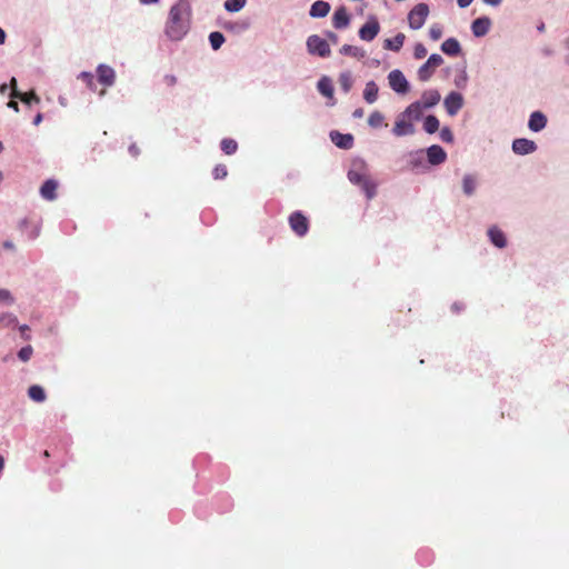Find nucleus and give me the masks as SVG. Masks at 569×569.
I'll return each mask as SVG.
<instances>
[{
	"label": "nucleus",
	"mask_w": 569,
	"mask_h": 569,
	"mask_svg": "<svg viewBox=\"0 0 569 569\" xmlns=\"http://www.w3.org/2000/svg\"><path fill=\"white\" fill-rule=\"evenodd\" d=\"M191 4L189 0H178L169 10L164 33L171 41L181 40L190 29Z\"/></svg>",
	"instance_id": "1"
},
{
	"label": "nucleus",
	"mask_w": 569,
	"mask_h": 569,
	"mask_svg": "<svg viewBox=\"0 0 569 569\" xmlns=\"http://www.w3.org/2000/svg\"><path fill=\"white\" fill-rule=\"evenodd\" d=\"M348 179L351 183L359 186L368 199H372L377 193V184L369 179L367 174V164L362 159L352 161V167L348 172Z\"/></svg>",
	"instance_id": "2"
},
{
	"label": "nucleus",
	"mask_w": 569,
	"mask_h": 569,
	"mask_svg": "<svg viewBox=\"0 0 569 569\" xmlns=\"http://www.w3.org/2000/svg\"><path fill=\"white\" fill-rule=\"evenodd\" d=\"M429 6L425 2L416 4L408 13V23L412 30H419L423 27L428 16Z\"/></svg>",
	"instance_id": "3"
},
{
	"label": "nucleus",
	"mask_w": 569,
	"mask_h": 569,
	"mask_svg": "<svg viewBox=\"0 0 569 569\" xmlns=\"http://www.w3.org/2000/svg\"><path fill=\"white\" fill-rule=\"evenodd\" d=\"M307 50L310 54L328 58L331 54L330 46L326 39L312 34L307 39Z\"/></svg>",
	"instance_id": "4"
},
{
	"label": "nucleus",
	"mask_w": 569,
	"mask_h": 569,
	"mask_svg": "<svg viewBox=\"0 0 569 569\" xmlns=\"http://www.w3.org/2000/svg\"><path fill=\"white\" fill-rule=\"evenodd\" d=\"M443 63V58L438 53H432L428 60L418 69V79L422 82L428 81L435 70Z\"/></svg>",
	"instance_id": "5"
},
{
	"label": "nucleus",
	"mask_w": 569,
	"mask_h": 569,
	"mask_svg": "<svg viewBox=\"0 0 569 569\" xmlns=\"http://www.w3.org/2000/svg\"><path fill=\"white\" fill-rule=\"evenodd\" d=\"M388 81L390 88L397 93L406 94L410 90L408 80L406 79L402 71L398 69H395L389 72Z\"/></svg>",
	"instance_id": "6"
},
{
	"label": "nucleus",
	"mask_w": 569,
	"mask_h": 569,
	"mask_svg": "<svg viewBox=\"0 0 569 569\" xmlns=\"http://www.w3.org/2000/svg\"><path fill=\"white\" fill-rule=\"evenodd\" d=\"M380 31V23L375 16H370L367 22L359 29V37L363 41H372Z\"/></svg>",
	"instance_id": "7"
},
{
	"label": "nucleus",
	"mask_w": 569,
	"mask_h": 569,
	"mask_svg": "<svg viewBox=\"0 0 569 569\" xmlns=\"http://www.w3.org/2000/svg\"><path fill=\"white\" fill-rule=\"evenodd\" d=\"M289 224L292 231L299 237H303L309 230L308 219L300 211L290 214Z\"/></svg>",
	"instance_id": "8"
},
{
	"label": "nucleus",
	"mask_w": 569,
	"mask_h": 569,
	"mask_svg": "<svg viewBox=\"0 0 569 569\" xmlns=\"http://www.w3.org/2000/svg\"><path fill=\"white\" fill-rule=\"evenodd\" d=\"M416 132L413 123L402 112L397 117L392 133L396 137L411 136Z\"/></svg>",
	"instance_id": "9"
},
{
	"label": "nucleus",
	"mask_w": 569,
	"mask_h": 569,
	"mask_svg": "<svg viewBox=\"0 0 569 569\" xmlns=\"http://www.w3.org/2000/svg\"><path fill=\"white\" fill-rule=\"evenodd\" d=\"M443 107L451 117L456 116L463 107V97L457 91H451L443 100Z\"/></svg>",
	"instance_id": "10"
},
{
	"label": "nucleus",
	"mask_w": 569,
	"mask_h": 569,
	"mask_svg": "<svg viewBox=\"0 0 569 569\" xmlns=\"http://www.w3.org/2000/svg\"><path fill=\"white\" fill-rule=\"evenodd\" d=\"M512 151L519 156H526L533 153L538 146L535 141L527 138H518L512 141Z\"/></svg>",
	"instance_id": "11"
},
{
	"label": "nucleus",
	"mask_w": 569,
	"mask_h": 569,
	"mask_svg": "<svg viewBox=\"0 0 569 569\" xmlns=\"http://www.w3.org/2000/svg\"><path fill=\"white\" fill-rule=\"evenodd\" d=\"M428 163L431 166H439L447 160V152L442 147L432 144L425 151Z\"/></svg>",
	"instance_id": "12"
},
{
	"label": "nucleus",
	"mask_w": 569,
	"mask_h": 569,
	"mask_svg": "<svg viewBox=\"0 0 569 569\" xmlns=\"http://www.w3.org/2000/svg\"><path fill=\"white\" fill-rule=\"evenodd\" d=\"M491 19L489 17H479L471 23V31L475 37H485L491 28Z\"/></svg>",
	"instance_id": "13"
},
{
	"label": "nucleus",
	"mask_w": 569,
	"mask_h": 569,
	"mask_svg": "<svg viewBox=\"0 0 569 569\" xmlns=\"http://www.w3.org/2000/svg\"><path fill=\"white\" fill-rule=\"evenodd\" d=\"M441 100V94L437 89L425 90L421 94V99L418 100L425 109H430L437 106Z\"/></svg>",
	"instance_id": "14"
},
{
	"label": "nucleus",
	"mask_w": 569,
	"mask_h": 569,
	"mask_svg": "<svg viewBox=\"0 0 569 569\" xmlns=\"http://www.w3.org/2000/svg\"><path fill=\"white\" fill-rule=\"evenodd\" d=\"M97 76L100 83L111 87L116 81L114 70L107 64H99L97 68Z\"/></svg>",
	"instance_id": "15"
},
{
	"label": "nucleus",
	"mask_w": 569,
	"mask_h": 569,
	"mask_svg": "<svg viewBox=\"0 0 569 569\" xmlns=\"http://www.w3.org/2000/svg\"><path fill=\"white\" fill-rule=\"evenodd\" d=\"M350 23V16L347 8L341 6L336 9L332 16V24L336 29H346Z\"/></svg>",
	"instance_id": "16"
},
{
	"label": "nucleus",
	"mask_w": 569,
	"mask_h": 569,
	"mask_svg": "<svg viewBox=\"0 0 569 569\" xmlns=\"http://www.w3.org/2000/svg\"><path fill=\"white\" fill-rule=\"evenodd\" d=\"M331 141L341 149H350L353 146V137L350 133H341L339 131L330 132Z\"/></svg>",
	"instance_id": "17"
},
{
	"label": "nucleus",
	"mask_w": 569,
	"mask_h": 569,
	"mask_svg": "<svg viewBox=\"0 0 569 569\" xmlns=\"http://www.w3.org/2000/svg\"><path fill=\"white\" fill-rule=\"evenodd\" d=\"M547 126V117L541 111H533L528 121V128L533 132L543 130Z\"/></svg>",
	"instance_id": "18"
},
{
	"label": "nucleus",
	"mask_w": 569,
	"mask_h": 569,
	"mask_svg": "<svg viewBox=\"0 0 569 569\" xmlns=\"http://www.w3.org/2000/svg\"><path fill=\"white\" fill-rule=\"evenodd\" d=\"M408 163L412 170L426 169L425 151L415 150L409 152Z\"/></svg>",
	"instance_id": "19"
},
{
	"label": "nucleus",
	"mask_w": 569,
	"mask_h": 569,
	"mask_svg": "<svg viewBox=\"0 0 569 569\" xmlns=\"http://www.w3.org/2000/svg\"><path fill=\"white\" fill-rule=\"evenodd\" d=\"M330 11V4L323 0H317L311 4L309 14L312 18H323Z\"/></svg>",
	"instance_id": "20"
},
{
	"label": "nucleus",
	"mask_w": 569,
	"mask_h": 569,
	"mask_svg": "<svg viewBox=\"0 0 569 569\" xmlns=\"http://www.w3.org/2000/svg\"><path fill=\"white\" fill-rule=\"evenodd\" d=\"M425 108L418 101L410 103L402 112L411 122L418 121L423 114Z\"/></svg>",
	"instance_id": "21"
},
{
	"label": "nucleus",
	"mask_w": 569,
	"mask_h": 569,
	"mask_svg": "<svg viewBox=\"0 0 569 569\" xmlns=\"http://www.w3.org/2000/svg\"><path fill=\"white\" fill-rule=\"evenodd\" d=\"M441 50L450 57H456L461 52V46L456 38H448L442 42Z\"/></svg>",
	"instance_id": "22"
},
{
	"label": "nucleus",
	"mask_w": 569,
	"mask_h": 569,
	"mask_svg": "<svg viewBox=\"0 0 569 569\" xmlns=\"http://www.w3.org/2000/svg\"><path fill=\"white\" fill-rule=\"evenodd\" d=\"M58 188L57 181L49 179L40 188V194L46 200H54L57 198L56 190Z\"/></svg>",
	"instance_id": "23"
},
{
	"label": "nucleus",
	"mask_w": 569,
	"mask_h": 569,
	"mask_svg": "<svg viewBox=\"0 0 569 569\" xmlns=\"http://www.w3.org/2000/svg\"><path fill=\"white\" fill-rule=\"evenodd\" d=\"M379 87L375 81H368L363 90V99L367 103L372 104L378 99Z\"/></svg>",
	"instance_id": "24"
},
{
	"label": "nucleus",
	"mask_w": 569,
	"mask_h": 569,
	"mask_svg": "<svg viewBox=\"0 0 569 569\" xmlns=\"http://www.w3.org/2000/svg\"><path fill=\"white\" fill-rule=\"evenodd\" d=\"M488 237L490 241L498 248H505L507 246L505 233L497 227H491L488 230Z\"/></svg>",
	"instance_id": "25"
},
{
	"label": "nucleus",
	"mask_w": 569,
	"mask_h": 569,
	"mask_svg": "<svg viewBox=\"0 0 569 569\" xmlns=\"http://www.w3.org/2000/svg\"><path fill=\"white\" fill-rule=\"evenodd\" d=\"M405 40H406V36L403 33L399 32L395 36V38L386 39L383 41V48L386 50H391V51L398 52L402 48Z\"/></svg>",
	"instance_id": "26"
},
{
	"label": "nucleus",
	"mask_w": 569,
	"mask_h": 569,
	"mask_svg": "<svg viewBox=\"0 0 569 569\" xmlns=\"http://www.w3.org/2000/svg\"><path fill=\"white\" fill-rule=\"evenodd\" d=\"M477 189V179L473 174H465L462 178V190L468 197L472 196Z\"/></svg>",
	"instance_id": "27"
},
{
	"label": "nucleus",
	"mask_w": 569,
	"mask_h": 569,
	"mask_svg": "<svg viewBox=\"0 0 569 569\" xmlns=\"http://www.w3.org/2000/svg\"><path fill=\"white\" fill-rule=\"evenodd\" d=\"M340 53L343 54V56H350V57H353V58H357V59H362L366 56L365 50H362L359 47L351 46V44H343L340 48Z\"/></svg>",
	"instance_id": "28"
},
{
	"label": "nucleus",
	"mask_w": 569,
	"mask_h": 569,
	"mask_svg": "<svg viewBox=\"0 0 569 569\" xmlns=\"http://www.w3.org/2000/svg\"><path fill=\"white\" fill-rule=\"evenodd\" d=\"M10 98H18L20 99L22 102H24L26 104H31V103H39L40 99L39 97L34 93V92H30V93H22L18 90H13V92H10Z\"/></svg>",
	"instance_id": "29"
},
{
	"label": "nucleus",
	"mask_w": 569,
	"mask_h": 569,
	"mask_svg": "<svg viewBox=\"0 0 569 569\" xmlns=\"http://www.w3.org/2000/svg\"><path fill=\"white\" fill-rule=\"evenodd\" d=\"M317 88L321 94L325 97L331 98L333 94V86L331 80L328 77H322L318 83Z\"/></svg>",
	"instance_id": "30"
},
{
	"label": "nucleus",
	"mask_w": 569,
	"mask_h": 569,
	"mask_svg": "<svg viewBox=\"0 0 569 569\" xmlns=\"http://www.w3.org/2000/svg\"><path fill=\"white\" fill-rule=\"evenodd\" d=\"M339 84L343 92L348 93L353 86V78L350 71H343L339 76Z\"/></svg>",
	"instance_id": "31"
},
{
	"label": "nucleus",
	"mask_w": 569,
	"mask_h": 569,
	"mask_svg": "<svg viewBox=\"0 0 569 569\" xmlns=\"http://www.w3.org/2000/svg\"><path fill=\"white\" fill-rule=\"evenodd\" d=\"M28 396L36 402H43L46 400L44 389L38 385L29 387Z\"/></svg>",
	"instance_id": "32"
},
{
	"label": "nucleus",
	"mask_w": 569,
	"mask_h": 569,
	"mask_svg": "<svg viewBox=\"0 0 569 569\" xmlns=\"http://www.w3.org/2000/svg\"><path fill=\"white\" fill-rule=\"evenodd\" d=\"M439 120L436 116L429 114L423 121V129L428 133H435L439 129Z\"/></svg>",
	"instance_id": "33"
},
{
	"label": "nucleus",
	"mask_w": 569,
	"mask_h": 569,
	"mask_svg": "<svg viewBox=\"0 0 569 569\" xmlns=\"http://www.w3.org/2000/svg\"><path fill=\"white\" fill-rule=\"evenodd\" d=\"M247 0H226L223 7L228 12H238L244 8Z\"/></svg>",
	"instance_id": "34"
},
{
	"label": "nucleus",
	"mask_w": 569,
	"mask_h": 569,
	"mask_svg": "<svg viewBox=\"0 0 569 569\" xmlns=\"http://www.w3.org/2000/svg\"><path fill=\"white\" fill-rule=\"evenodd\" d=\"M371 128H379L385 124V116L380 111H373L368 118Z\"/></svg>",
	"instance_id": "35"
},
{
	"label": "nucleus",
	"mask_w": 569,
	"mask_h": 569,
	"mask_svg": "<svg viewBox=\"0 0 569 569\" xmlns=\"http://www.w3.org/2000/svg\"><path fill=\"white\" fill-rule=\"evenodd\" d=\"M224 40V36L221 32L214 31L209 34L210 46L213 50L220 49Z\"/></svg>",
	"instance_id": "36"
},
{
	"label": "nucleus",
	"mask_w": 569,
	"mask_h": 569,
	"mask_svg": "<svg viewBox=\"0 0 569 569\" xmlns=\"http://www.w3.org/2000/svg\"><path fill=\"white\" fill-rule=\"evenodd\" d=\"M221 150L226 154H233L237 151L238 144L233 139H223L220 143Z\"/></svg>",
	"instance_id": "37"
},
{
	"label": "nucleus",
	"mask_w": 569,
	"mask_h": 569,
	"mask_svg": "<svg viewBox=\"0 0 569 569\" xmlns=\"http://www.w3.org/2000/svg\"><path fill=\"white\" fill-rule=\"evenodd\" d=\"M17 325H18V319L14 315H12V313H1L0 315V327L8 328L11 326H17Z\"/></svg>",
	"instance_id": "38"
},
{
	"label": "nucleus",
	"mask_w": 569,
	"mask_h": 569,
	"mask_svg": "<svg viewBox=\"0 0 569 569\" xmlns=\"http://www.w3.org/2000/svg\"><path fill=\"white\" fill-rule=\"evenodd\" d=\"M0 303L11 306L14 303V298L7 289H0Z\"/></svg>",
	"instance_id": "39"
},
{
	"label": "nucleus",
	"mask_w": 569,
	"mask_h": 569,
	"mask_svg": "<svg viewBox=\"0 0 569 569\" xmlns=\"http://www.w3.org/2000/svg\"><path fill=\"white\" fill-rule=\"evenodd\" d=\"M32 353H33V349L31 346H26L23 348H21L19 351H18V358L23 361V362H27L30 360V358L32 357Z\"/></svg>",
	"instance_id": "40"
},
{
	"label": "nucleus",
	"mask_w": 569,
	"mask_h": 569,
	"mask_svg": "<svg viewBox=\"0 0 569 569\" xmlns=\"http://www.w3.org/2000/svg\"><path fill=\"white\" fill-rule=\"evenodd\" d=\"M429 37L433 41L439 40L442 37V27L438 23L432 24L429 29Z\"/></svg>",
	"instance_id": "41"
},
{
	"label": "nucleus",
	"mask_w": 569,
	"mask_h": 569,
	"mask_svg": "<svg viewBox=\"0 0 569 569\" xmlns=\"http://www.w3.org/2000/svg\"><path fill=\"white\" fill-rule=\"evenodd\" d=\"M440 139L446 143H452L455 140L453 133L449 127H443L440 130Z\"/></svg>",
	"instance_id": "42"
},
{
	"label": "nucleus",
	"mask_w": 569,
	"mask_h": 569,
	"mask_svg": "<svg viewBox=\"0 0 569 569\" xmlns=\"http://www.w3.org/2000/svg\"><path fill=\"white\" fill-rule=\"evenodd\" d=\"M212 174H213L214 179H223V178H226L227 174H228L227 167L224 164L216 166L213 171H212Z\"/></svg>",
	"instance_id": "43"
},
{
	"label": "nucleus",
	"mask_w": 569,
	"mask_h": 569,
	"mask_svg": "<svg viewBox=\"0 0 569 569\" xmlns=\"http://www.w3.org/2000/svg\"><path fill=\"white\" fill-rule=\"evenodd\" d=\"M427 56V49L422 43H416L413 49V57L418 60L423 59Z\"/></svg>",
	"instance_id": "44"
},
{
	"label": "nucleus",
	"mask_w": 569,
	"mask_h": 569,
	"mask_svg": "<svg viewBox=\"0 0 569 569\" xmlns=\"http://www.w3.org/2000/svg\"><path fill=\"white\" fill-rule=\"evenodd\" d=\"M468 81L467 72L463 70L460 76L456 77L455 84L458 88H465Z\"/></svg>",
	"instance_id": "45"
},
{
	"label": "nucleus",
	"mask_w": 569,
	"mask_h": 569,
	"mask_svg": "<svg viewBox=\"0 0 569 569\" xmlns=\"http://www.w3.org/2000/svg\"><path fill=\"white\" fill-rule=\"evenodd\" d=\"M227 30H246L248 28L247 23H239V22H228L223 26Z\"/></svg>",
	"instance_id": "46"
},
{
	"label": "nucleus",
	"mask_w": 569,
	"mask_h": 569,
	"mask_svg": "<svg viewBox=\"0 0 569 569\" xmlns=\"http://www.w3.org/2000/svg\"><path fill=\"white\" fill-rule=\"evenodd\" d=\"M79 78H81L83 81H86L87 84L90 88H92V86H93V76H92V73L83 71V72L80 73Z\"/></svg>",
	"instance_id": "47"
},
{
	"label": "nucleus",
	"mask_w": 569,
	"mask_h": 569,
	"mask_svg": "<svg viewBox=\"0 0 569 569\" xmlns=\"http://www.w3.org/2000/svg\"><path fill=\"white\" fill-rule=\"evenodd\" d=\"M326 36L328 38V40L332 43V44H337L339 42V37L338 34H336L335 32L332 31H327L326 32Z\"/></svg>",
	"instance_id": "48"
},
{
	"label": "nucleus",
	"mask_w": 569,
	"mask_h": 569,
	"mask_svg": "<svg viewBox=\"0 0 569 569\" xmlns=\"http://www.w3.org/2000/svg\"><path fill=\"white\" fill-rule=\"evenodd\" d=\"M20 333L23 339L29 340L30 336L27 333L29 331V327L27 325H22L19 327Z\"/></svg>",
	"instance_id": "49"
},
{
	"label": "nucleus",
	"mask_w": 569,
	"mask_h": 569,
	"mask_svg": "<svg viewBox=\"0 0 569 569\" xmlns=\"http://www.w3.org/2000/svg\"><path fill=\"white\" fill-rule=\"evenodd\" d=\"M128 151H129V153H130L132 157H134V158H136V157H138V156H139V153H140V150H139V148L137 147V144H136V143H132V144L129 147Z\"/></svg>",
	"instance_id": "50"
},
{
	"label": "nucleus",
	"mask_w": 569,
	"mask_h": 569,
	"mask_svg": "<svg viewBox=\"0 0 569 569\" xmlns=\"http://www.w3.org/2000/svg\"><path fill=\"white\" fill-rule=\"evenodd\" d=\"M10 99H11V100L8 102V104H7V106H8L10 109H12V110H14L16 112H18V111H19V104H18V102L13 100L14 98H10Z\"/></svg>",
	"instance_id": "51"
},
{
	"label": "nucleus",
	"mask_w": 569,
	"mask_h": 569,
	"mask_svg": "<svg viewBox=\"0 0 569 569\" xmlns=\"http://www.w3.org/2000/svg\"><path fill=\"white\" fill-rule=\"evenodd\" d=\"M473 0H457L460 8H467L472 3Z\"/></svg>",
	"instance_id": "52"
},
{
	"label": "nucleus",
	"mask_w": 569,
	"mask_h": 569,
	"mask_svg": "<svg viewBox=\"0 0 569 569\" xmlns=\"http://www.w3.org/2000/svg\"><path fill=\"white\" fill-rule=\"evenodd\" d=\"M483 2L492 7H498L502 2V0H483Z\"/></svg>",
	"instance_id": "53"
},
{
	"label": "nucleus",
	"mask_w": 569,
	"mask_h": 569,
	"mask_svg": "<svg viewBox=\"0 0 569 569\" xmlns=\"http://www.w3.org/2000/svg\"><path fill=\"white\" fill-rule=\"evenodd\" d=\"M166 80L169 86H173L177 82V78L174 76H167Z\"/></svg>",
	"instance_id": "54"
},
{
	"label": "nucleus",
	"mask_w": 569,
	"mask_h": 569,
	"mask_svg": "<svg viewBox=\"0 0 569 569\" xmlns=\"http://www.w3.org/2000/svg\"><path fill=\"white\" fill-rule=\"evenodd\" d=\"M3 248L8 249V250H13L14 249V244H13L12 241L7 240V241L3 242Z\"/></svg>",
	"instance_id": "55"
},
{
	"label": "nucleus",
	"mask_w": 569,
	"mask_h": 569,
	"mask_svg": "<svg viewBox=\"0 0 569 569\" xmlns=\"http://www.w3.org/2000/svg\"><path fill=\"white\" fill-rule=\"evenodd\" d=\"M353 118H361L363 116V109L358 108L352 113Z\"/></svg>",
	"instance_id": "56"
},
{
	"label": "nucleus",
	"mask_w": 569,
	"mask_h": 569,
	"mask_svg": "<svg viewBox=\"0 0 569 569\" xmlns=\"http://www.w3.org/2000/svg\"><path fill=\"white\" fill-rule=\"evenodd\" d=\"M42 118H43V117H42V114H41V113H38V114L34 117V119H33V124H34V126H39V124L41 123V121H42Z\"/></svg>",
	"instance_id": "57"
},
{
	"label": "nucleus",
	"mask_w": 569,
	"mask_h": 569,
	"mask_svg": "<svg viewBox=\"0 0 569 569\" xmlns=\"http://www.w3.org/2000/svg\"><path fill=\"white\" fill-rule=\"evenodd\" d=\"M10 88L11 92H13L14 89L17 90V79L14 77L10 80Z\"/></svg>",
	"instance_id": "58"
},
{
	"label": "nucleus",
	"mask_w": 569,
	"mask_h": 569,
	"mask_svg": "<svg viewBox=\"0 0 569 569\" xmlns=\"http://www.w3.org/2000/svg\"><path fill=\"white\" fill-rule=\"evenodd\" d=\"M6 41V32L0 28V44H3Z\"/></svg>",
	"instance_id": "59"
},
{
	"label": "nucleus",
	"mask_w": 569,
	"mask_h": 569,
	"mask_svg": "<svg viewBox=\"0 0 569 569\" xmlns=\"http://www.w3.org/2000/svg\"><path fill=\"white\" fill-rule=\"evenodd\" d=\"M462 308H463V306L458 302H455L452 305V310H455V311H460Z\"/></svg>",
	"instance_id": "60"
},
{
	"label": "nucleus",
	"mask_w": 569,
	"mask_h": 569,
	"mask_svg": "<svg viewBox=\"0 0 569 569\" xmlns=\"http://www.w3.org/2000/svg\"><path fill=\"white\" fill-rule=\"evenodd\" d=\"M8 88H9V86H8V84H6V83L1 84V86H0V93H1V94H4V93L7 92V90H8Z\"/></svg>",
	"instance_id": "61"
},
{
	"label": "nucleus",
	"mask_w": 569,
	"mask_h": 569,
	"mask_svg": "<svg viewBox=\"0 0 569 569\" xmlns=\"http://www.w3.org/2000/svg\"><path fill=\"white\" fill-rule=\"evenodd\" d=\"M143 4L157 3L159 0H139Z\"/></svg>",
	"instance_id": "62"
},
{
	"label": "nucleus",
	"mask_w": 569,
	"mask_h": 569,
	"mask_svg": "<svg viewBox=\"0 0 569 569\" xmlns=\"http://www.w3.org/2000/svg\"><path fill=\"white\" fill-rule=\"evenodd\" d=\"M38 234H39V231L37 230V231H34V232L31 234V238H32V239H34V238H37V237H38Z\"/></svg>",
	"instance_id": "63"
},
{
	"label": "nucleus",
	"mask_w": 569,
	"mask_h": 569,
	"mask_svg": "<svg viewBox=\"0 0 569 569\" xmlns=\"http://www.w3.org/2000/svg\"><path fill=\"white\" fill-rule=\"evenodd\" d=\"M566 48L569 49V37L565 41Z\"/></svg>",
	"instance_id": "64"
}]
</instances>
